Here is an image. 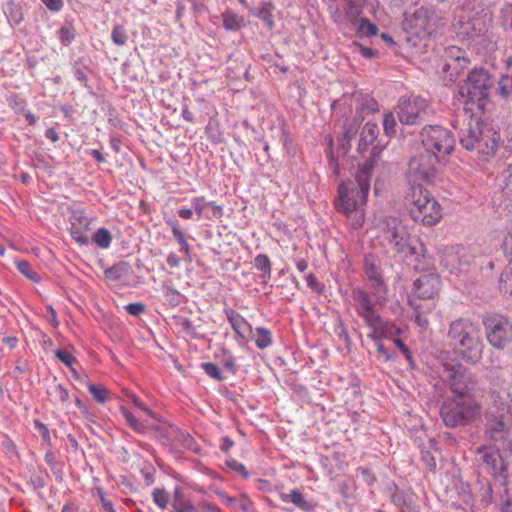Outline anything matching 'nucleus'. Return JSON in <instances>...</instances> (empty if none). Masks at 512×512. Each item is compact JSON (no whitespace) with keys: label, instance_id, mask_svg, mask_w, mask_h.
<instances>
[{"label":"nucleus","instance_id":"obj_1","mask_svg":"<svg viewBox=\"0 0 512 512\" xmlns=\"http://www.w3.org/2000/svg\"><path fill=\"white\" fill-rule=\"evenodd\" d=\"M379 134L377 124L367 122L361 130L358 151L364 152L372 145L369 156L362 164L358 165L354 180H347L338 186V200L335 207L338 212L348 218L354 229L361 228L364 224L363 206L366 204L371 186L374 168L378 163L381 150L374 145Z\"/></svg>","mask_w":512,"mask_h":512},{"label":"nucleus","instance_id":"obj_2","mask_svg":"<svg viewBox=\"0 0 512 512\" xmlns=\"http://www.w3.org/2000/svg\"><path fill=\"white\" fill-rule=\"evenodd\" d=\"M382 225L384 238L397 253L412 257L418 263L415 269H433L432 257L427 253L425 245L418 238L411 236L398 218L385 217Z\"/></svg>","mask_w":512,"mask_h":512},{"label":"nucleus","instance_id":"obj_3","mask_svg":"<svg viewBox=\"0 0 512 512\" xmlns=\"http://www.w3.org/2000/svg\"><path fill=\"white\" fill-rule=\"evenodd\" d=\"M447 339L454 353L465 363L476 365L482 360L484 343L480 330L469 318L452 321Z\"/></svg>","mask_w":512,"mask_h":512},{"label":"nucleus","instance_id":"obj_4","mask_svg":"<svg viewBox=\"0 0 512 512\" xmlns=\"http://www.w3.org/2000/svg\"><path fill=\"white\" fill-rule=\"evenodd\" d=\"M499 134L479 118L470 116L464 128L460 130V145L468 151L477 150L484 156H493L498 148Z\"/></svg>","mask_w":512,"mask_h":512},{"label":"nucleus","instance_id":"obj_5","mask_svg":"<svg viewBox=\"0 0 512 512\" xmlns=\"http://www.w3.org/2000/svg\"><path fill=\"white\" fill-rule=\"evenodd\" d=\"M442 380L452 398L477 400V396L483 392L476 373L461 363H445Z\"/></svg>","mask_w":512,"mask_h":512},{"label":"nucleus","instance_id":"obj_6","mask_svg":"<svg viewBox=\"0 0 512 512\" xmlns=\"http://www.w3.org/2000/svg\"><path fill=\"white\" fill-rule=\"evenodd\" d=\"M406 199L409 201V214L415 222L433 226L442 218L440 204L421 183L411 185Z\"/></svg>","mask_w":512,"mask_h":512},{"label":"nucleus","instance_id":"obj_7","mask_svg":"<svg viewBox=\"0 0 512 512\" xmlns=\"http://www.w3.org/2000/svg\"><path fill=\"white\" fill-rule=\"evenodd\" d=\"M478 400L446 397L440 405L439 414L448 428H460L474 423L481 415Z\"/></svg>","mask_w":512,"mask_h":512},{"label":"nucleus","instance_id":"obj_8","mask_svg":"<svg viewBox=\"0 0 512 512\" xmlns=\"http://www.w3.org/2000/svg\"><path fill=\"white\" fill-rule=\"evenodd\" d=\"M496 79L483 67H474L468 72L460 94L467 97L468 102L476 103L483 110L490 92L495 88Z\"/></svg>","mask_w":512,"mask_h":512},{"label":"nucleus","instance_id":"obj_9","mask_svg":"<svg viewBox=\"0 0 512 512\" xmlns=\"http://www.w3.org/2000/svg\"><path fill=\"white\" fill-rule=\"evenodd\" d=\"M419 137L425 151L434 153L437 157L451 155L456 145L452 131L441 125L426 124Z\"/></svg>","mask_w":512,"mask_h":512},{"label":"nucleus","instance_id":"obj_10","mask_svg":"<svg viewBox=\"0 0 512 512\" xmlns=\"http://www.w3.org/2000/svg\"><path fill=\"white\" fill-rule=\"evenodd\" d=\"M488 343L497 350L505 349L512 342V322L497 313H487L482 317Z\"/></svg>","mask_w":512,"mask_h":512},{"label":"nucleus","instance_id":"obj_11","mask_svg":"<svg viewBox=\"0 0 512 512\" xmlns=\"http://www.w3.org/2000/svg\"><path fill=\"white\" fill-rule=\"evenodd\" d=\"M430 103L421 96H402L398 101V118L404 125H420L429 120Z\"/></svg>","mask_w":512,"mask_h":512},{"label":"nucleus","instance_id":"obj_12","mask_svg":"<svg viewBox=\"0 0 512 512\" xmlns=\"http://www.w3.org/2000/svg\"><path fill=\"white\" fill-rule=\"evenodd\" d=\"M439 21L440 17L433 8L420 6L405 18L403 26L411 35L425 39L435 33Z\"/></svg>","mask_w":512,"mask_h":512},{"label":"nucleus","instance_id":"obj_13","mask_svg":"<svg viewBox=\"0 0 512 512\" xmlns=\"http://www.w3.org/2000/svg\"><path fill=\"white\" fill-rule=\"evenodd\" d=\"M439 157L434 153L427 151L412 157L408 163L407 173L409 178L414 181H422L424 183H432L437 176V167Z\"/></svg>","mask_w":512,"mask_h":512},{"label":"nucleus","instance_id":"obj_14","mask_svg":"<svg viewBox=\"0 0 512 512\" xmlns=\"http://www.w3.org/2000/svg\"><path fill=\"white\" fill-rule=\"evenodd\" d=\"M156 433V437L162 441L164 445L170 447L171 451L180 452L182 450L196 451V442L194 438L186 431L180 428L169 426H151Z\"/></svg>","mask_w":512,"mask_h":512},{"label":"nucleus","instance_id":"obj_15","mask_svg":"<svg viewBox=\"0 0 512 512\" xmlns=\"http://www.w3.org/2000/svg\"><path fill=\"white\" fill-rule=\"evenodd\" d=\"M443 61L442 72L450 83L455 82L470 65L465 50L457 46L445 48Z\"/></svg>","mask_w":512,"mask_h":512},{"label":"nucleus","instance_id":"obj_16","mask_svg":"<svg viewBox=\"0 0 512 512\" xmlns=\"http://www.w3.org/2000/svg\"><path fill=\"white\" fill-rule=\"evenodd\" d=\"M476 456L480 469L488 472L495 478H506L507 466L499 449L481 446L477 449Z\"/></svg>","mask_w":512,"mask_h":512},{"label":"nucleus","instance_id":"obj_17","mask_svg":"<svg viewBox=\"0 0 512 512\" xmlns=\"http://www.w3.org/2000/svg\"><path fill=\"white\" fill-rule=\"evenodd\" d=\"M364 274L370 282L374 296L379 300L386 294V285L382 276L380 262L373 254H368L363 260Z\"/></svg>","mask_w":512,"mask_h":512},{"label":"nucleus","instance_id":"obj_18","mask_svg":"<svg viewBox=\"0 0 512 512\" xmlns=\"http://www.w3.org/2000/svg\"><path fill=\"white\" fill-rule=\"evenodd\" d=\"M441 279L437 273L429 272L420 276L413 283V292L423 300L433 299L440 291Z\"/></svg>","mask_w":512,"mask_h":512},{"label":"nucleus","instance_id":"obj_19","mask_svg":"<svg viewBox=\"0 0 512 512\" xmlns=\"http://www.w3.org/2000/svg\"><path fill=\"white\" fill-rule=\"evenodd\" d=\"M511 423V419H502L497 416L492 418L490 413L489 417L485 418V436L494 442H505L510 433Z\"/></svg>","mask_w":512,"mask_h":512},{"label":"nucleus","instance_id":"obj_20","mask_svg":"<svg viewBox=\"0 0 512 512\" xmlns=\"http://www.w3.org/2000/svg\"><path fill=\"white\" fill-rule=\"evenodd\" d=\"M489 403L484 413V417L488 418L489 414L493 416L501 417L502 419L512 420V404L504 401L502 394L494 392H488Z\"/></svg>","mask_w":512,"mask_h":512},{"label":"nucleus","instance_id":"obj_21","mask_svg":"<svg viewBox=\"0 0 512 512\" xmlns=\"http://www.w3.org/2000/svg\"><path fill=\"white\" fill-rule=\"evenodd\" d=\"M388 490L390 491L391 502L401 512H418V506L413 493L399 489L396 484L390 486Z\"/></svg>","mask_w":512,"mask_h":512},{"label":"nucleus","instance_id":"obj_22","mask_svg":"<svg viewBox=\"0 0 512 512\" xmlns=\"http://www.w3.org/2000/svg\"><path fill=\"white\" fill-rule=\"evenodd\" d=\"M90 230V221L87 217L82 215L73 216L71 221V227L69 229L70 236L80 245L87 246L90 243V238L86 234V231Z\"/></svg>","mask_w":512,"mask_h":512},{"label":"nucleus","instance_id":"obj_23","mask_svg":"<svg viewBox=\"0 0 512 512\" xmlns=\"http://www.w3.org/2000/svg\"><path fill=\"white\" fill-rule=\"evenodd\" d=\"M224 313L235 334L241 339H246L247 335L253 333V329L248 321L232 308H225Z\"/></svg>","mask_w":512,"mask_h":512},{"label":"nucleus","instance_id":"obj_24","mask_svg":"<svg viewBox=\"0 0 512 512\" xmlns=\"http://www.w3.org/2000/svg\"><path fill=\"white\" fill-rule=\"evenodd\" d=\"M275 10V5L270 1H261L257 7L249 8V13L259 18L264 25L272 30L275 27L274 16L272 12Z\"/></svg>","mask_w":512,"mask_h":512},{"label":"nucleus","instance_id":"obj_25","mask_svg":"<svg viewBox=\"0 0 512 512\" xmlns=\"http://www.w3.org/2000/svg\"><path fill=\"white\" fill-rule=\"evenodd\" d=\"M421 461L426 465L430 471H435L437 464L435 454H439L434 440H429L427 444H422L420 447Z\"/></svg>","mask_w":512,"mask_h":512},{"label":"nucleus","instance_id":"obj_26","mask_svg":"<svg viewBox=\"0 0 512 512\" xmlns=\"http://www.w3.org/2000/svg\"><path fill=\"white\" fill-rule=\"evenodd\" d=\"M474 493L483 507L491 504L493 489L489 480L478 479L474 485Z\"/></svg>","mask_w":512,"mask_h":512},{"label":"nucleus","instance_id":"obj_27","mask_svg":"<svg viewBox=\"0 0 512 512\" xmlns=\"http://www.w3.org/2000/svg\"><path fill=\"white\" fill-rule=\"evenodd\" d=\"M441 265L452 274H460L464 270L466 263H463L459 255L453 251L446 252L442 256Z\"/></svg>","mask_w":512,"mask_h":512},{"label":"nucleus","instance_id":"obj_28","mask_svg":"<svg viewBox=\"0 0 512 512\" xmlns=\"http://www.w3.org/2000/svg\"><path fill=\"white\" fill-rule=\"evenodd\" d=\"M223 27L228 31H237L245 27L243 16L238 15L232 10H225L222 14Z\"/></svg>","mask_w":512,"mask_h":512},{"label":"nucleus","instance_id":"obj_29","mask_svg":"<svg viewBox=\"0 0 512 512\" xmlns=\"http://www.w3.org/2000/svg\"><path fill=\"white\" fill-rule=\"evenodd\" d=\"M48 400L53 404H65L69 399L68 390L59 383L51 384L47 389Z\"/></svg>","mask_w":512,"mask_h":512},{"label":"nucleus","instance_id":"obj_30","mask_svg":"<svg viewBox=\"0 0 512 512\" xmlns=\"http://www.w3.org/2000/svg\"><path fill=\"white\" fill-rule=\"evenodd\" d=\"M121 414L126 420L127 424L137 433L143 434L148 431H153L151 426H155L154 424H148L146 422L139 421L127 408H120Z\"/></svg>","mask_w":512,"mask_h":512},{"label":"nucleus","instance_id":"obj_31","mask_svg":"<svg viewBox=\"0 0 512 512\" xmlns=\"http://www.w3.org/2000/svg\"><path fill=\"white\" fill-rule=\"evenodd\" d=\"M489 382V392H496L498 394H502V392H506L505 388L506 379L503 374L497 368H492L487 376Z\"/></svg>","mask_w":512,"mask_h":512},{"label":"nucleus","instance_id":"obj_32","mask_svg":"<svg viewBox=\"0 0 512 512\" xmlns=\"http://www.w3.org/2000/svg\"><path fill=\"white\" fill-rule=\"evenodd\" d=\"M4 11L11 25H19L24 19L22 6L18 2L8 1Z\"/></svg>","mask_w":512,"mask_h":512},{"label":"nucleus","instance_id":"obj_33","mask_svg":"<svg viewBox=\"0 0 512 512\" xmlns=\"http://www.w3.org/2000/svg\"><path fill=\"white\" fill-rule=\"evenodd\" d=\"M130 270V264L127 261H119L104 271L105 277L112 281H119L127 275Z\"/></svg>","mask_w":512,"mask_h":512},{"label":"nucleus","instance_id":"obj_34","mask_svg":"<svg viewBox=\"0 0 512 512\" xmlns=\"http://www.w3.org/2000/svg\"><path fill=\"white\" fill-rule=\"evenodd\" d=\"M500 291L512 300V262L505 267L499 281Z\"/></svg>","mask_w":512,"mask_h":512},{"label":"nucleus","instance_id":"obj_35","mask_svg":"<svg viewBox=\"0 0 512 512\" xmlns=\"http://www.w3.org/2000/svg\"><path fill=\"white\" fill-rule=\"evenodd\" d=\"M112 240L111 232L104 227L98 228L92 236V242L100 249L109 248Z\"/></svg>","mask_w":512,"mask_h":512},{"label":"nucleus","instance_id":"obj_36","mask_svg":"<svg viewBox=\"0 0 512 512\" xmlns=\"http://www.w3.org/2000/svg\"><path fill=\"white\" fill-rule=\"evenodd\" d=\"M252 334L257 348L263 350L272 344V334L267 328L257 327Z\"/></svg>","mask_w":512,"mask_h":512},{"label":"nucleus","instance_id":"obj_37","mask_svg":"<svg viewBox=\"0 0 512 512\" xmlns=\"http://www.w3.org/2000/svg\"><path fill=\"white\" fill-rule=\"evenodd\" d=\"M379 29L376 24L372 23L368 18L363 17L359 21L358 28L356 30V37H371L378 33Z\"/></svg>","mask_w":512,"mask_h":512},{"label":"nucleus","instance_id":"obj_38","mask_svg":"<svg viewBox=\"0 0 512 512\" xmlns=\"http://www.w3.org/2000/svg\"><path fill=\"white\" fill-rule=\"evenodd\" d=\"M290 502L304 512H312L314 505L304 498L303 493L299 489H293L289 493Z\"/></svg>","mask_w":512,"mask_h":512},{"label":"nucleus","instance_id":"obj_39","mask_svg":"<svg viewBox=\"0 0 512 512\" xmlns=\"http://www.w3.org/2000/svg\"><path fill=\"white\" fill-rule=\"evenodd\" d=\"M254 267L262 272V278L266 281L271 278L272 264L266 254H258L254 258Z\"/></svg>","mask_w":512,"mask_h":512},{"label":"nucleus","instance_id":"obj_40","mask_svg":"<svg viewBox=\"0 0 512 512\" xmlns=\"http://www.w3.org/2000/svg\"><path fill=\"white\" fill-rule=\"evenodd\" d=\"M352 298L356 303V307H355L356 311L363 307L370 306V305L374 304V302H373L371 296L368 294V292L360 287H356L353 289Z\"/></svg>","mask_w":512,"mask_h":512},{"label":"nucleus","instance_id":"obj_41","mask_svg":"<svg viewBox=\"0 0 512 512\" xmlns=\"http://www.w3.org/2000/svg\"><path fill=\"white\" fill-rule=\"evenodd\" d=\"M76 29L70 22H66L59 30L58 36L64 46L70 45L76 38Z\"/></svg>","mask_w":512,"mask_h":512},{"label":"nucleus","instance_id":"obj_42","mask_svg":"<svg viewBox=\"0 0 512 512\" xmlns=\"http://www.w3.org/2000/svg\"><path fill=\"white\" fill-rule=\"evenodd\" d=\"M88 390L93 398L100 404L106 403L111 398V392L102 385L89 384Z\"/></svg>","mask_w":512,"mask_h":512},{"label":"nucleus","instance_id":"obj_43","mask_svg":"<svg viewBox=\"0 0 512 512\" xmlns=\"http://www.w3.org/2000/svg\"><path fill=\"white\" fill-rule=\"evenodd\" d=\"M496 83L498 84L495 87L496 92L504 99L509 98L512 95V78L508 77V75H502L500 79Z\"/></svg>","mask_w":512,"mask_h":512},{"label":"nucleus","instance_id":"obj_44","mask_svg":"<svg viewBox=\"0 0 512 512\" xmlns=\"http://www.w3.org/2000/svg\"><path fill=\"white\" fill-rule=\"evenodd\" d=\"M128 33L127 29L122 24H116L111 33V39L113 43L117 46H123L128 41Z\"/></svg>","mask_w":512,"mask_h":512},{"label":"nucleus","instance_id":"obj_45","mask_svg":"<svg viewBox=\"0 0 512 512\" xmlns=\"http://www.w3.org/2000/svg\"><path fill=\"white\" fill-rule=\"evenodd\" d=\"M82 59H78L75 61L73 65V75L85 88H90L88 85V76H87V70L88 67L85 65H82Z\"/></svg>","mask_w":512,"mask_h":512},{"label":"nucleus","instance_id":"obj_46","mask_svg":"<svg viewBox=\"0 0 512 512\" xmlns=\"http://www.w3.org/2000/svg\"><path fill=\"white\" fill-rule=\"evenodd\" d=\"M499 23L504 29L512 30V3H508L501 8Z\"/></svg>","mask_w":512,"mask_h":512},{"label":"nucleus","instance_id":"obj_47","mask_svg":"<svg viewBox=\"0 0 512 512\" xmlns=\"http://www.w3.org/2000/svg\"><path fill=\"white\" fill-rule=\"evenodd\" d=\"M379 328L381 330V335L384 337V339H390L395 335H400L402 333L400 327H398L395 323L389 321L382 320V323L379 324Z\"/></svg>","mask_w":512,"mask_h":512},{"label":"nucleus","instance_id":"obj_48","mask_svg":"<svg viewBox=\"0 0 512 512\" xmlns=\"http://www.w3.org/2000/svg\"><path fill=\"white\" fill-rule=\"evenodd\" d=\"M201 368L204 370V372L212 379L217 381H224L225 376L223 375L222 371L218 367V365L212 363V362H203L201 364Z\"/></svg>","mask_w":512,"mask_h":512},{"label":"nucleus","instance_id":"obj_49","mask_svg":"<svg viewBox=\"0 0 512 512\" xmlns=\"http://www.w3.org/2000/svg\"><path fill=\"white\" fill-rule=\"evenodd\" d=\"M17 268L29 280L36 282V283L40 281V276L33 270L31 264L28 261H26V260L18 261Z\"/></svg>","mask_w":512,"mask_h":512},{"label":"nucleus","instance_id":"obj_50","mask_svg":"<svg viewBox=\"0 0 512 512\" xmlns=\"http://www.w3.org/2000/svg\"><path fill=\"white\" fill-rule=\"evenodd\" d=\"M393 342L404 355L410 368L414 369L416 367V363L409 347L400 338H393Z\"/></svg>","mask_w":512,"mask_h":512},{"label":"nucleus","instance_id":"obj_51","mask_svg":"<svg viewBox=\"0 0 512 512\" xmlns=\"http://www.w3.org/2000/svg\"><path fill=\"white\" fill-rule=\"evenodd\" d=\"M362 13L361 7L352 0H348L345 8V16L350 22H354Z\"/></svg>","mask_w":512,"mask_h":512},{"label":"nucleus","instance_id":"obj_52","mask_svg":"<svg viewBox=\"0 0 512 512\" xmlns=\"http://www.w3.org/2000/svg\"><path fill=\"white\" fill-rule=\"evenodd\" d=\"M361 121L359 118L355 117L351 122L344 125V132L341 137L347 138L348 140H352L360 127Z\"/></svg>","mask_w":512,"mask_h":512},{"label":"nucleus","instance_id":"obj_53","mask_svg":"<svg viewBox=\"0 0 512 512\" xmlns=\"http://www.w3.org/2000/svg\"><path fill=\"white\" fill-rule=\"evenodd\" d=\"M152 497L157 506L164 509L169 503V495L165 489L155 488L152 492Z\"/></svg>","mask_w":512,"mask_h":512},{"label":"nucleus","instance_id":"obj_54","mask_svg":"<svg viewBox=\"0 0 512 512\" xmlns=\"http://www.w3.org/2000/svg\"><path fill=\"white\" fill-rule=\"evenodd\" d=\"M397 122L393 113L388 112L383 117V128L386 135L390 136L396 133Z\"/></svg>","mask_w":512,"mask_h":512},{"label":"nucleus","instance_id":"obj_55","mask_svg":"<svg viewBox=\"0 0 512 512\" xmlns=\"http://www.w3.org/2000/svg\"><path fill=\"white\" fill-rule=\"evenodd\" d=\"M163 295L165 299L172 305L177 306L180 303V293L172 286H163Z\"/></svg>","mask_w":512,"mask_h":512},{"label":"nucleus","instance_id":"obj_56","mask_svg":"<svg viewBox=\"0 0 512 512\" xmlns=\"http://www.w3.org/2000/svg\"><path fill=\"white\" fill-rule=\"evenodd\" d=\"M182 330L193 339H200L202 336L197 332V329L193 325L192 321L188 318L180 319L178 323Z\"/></svg>","mask_w":512,"mask_h":512},{"label":"nucleus","instance_id":"obj_57","mask_svg":"<svg viewBox=\"0 0 512 512\" xmlns=\"http://www.w3.org/2000/svg\"><path fill=\"white\" fill-rule=\"evenodd\" d=\"M326 157L328 159L329 167L333 170L334 174L338 175L339 173V164L337 159L334 156L333 152V139L329 137L328 148L326 150Z\"/></svg>","mask_w":512,"mask_h":512},{"label":"nucleus","instance_id":"obj_58","mask_svg":"<svg viewBox=\"0 0 512 512\" xmlns=\"http://www.w3.org/2000/svg\"><path fill=\"white\" fill-rule=\"evenodd\" d=\"M224 358L221 361L222 366L228 370L231 374L235 375L237 373V366L235 357L231 355L228 350H223Z\"/></svg>","mask_w":512,"mask_h":512},{"label":"nucleus","instance_id":"obj_59","mask_svg":"<svg viewBox=\"0 0 512 512\" xmlns=\"http://www.w3.org/2000/svg\"><path fill=\"white\" fill-rule=\"evenodd\" d=\"M225 464L231 470L239 473L244 479L249 477V473L245 466L233 458H227Z\"/></svg>","mask_w":512,"mask_h":512},{"label":"nucleus","instance_id":"obj_60","mask_svg":"<svg viewBox=\"0 0 512 512\" xmlns=\"http://www.w3.org/2000/svg\"><path fill=\"white\" fill-rule=\"evenodd\" d=\"M191 203L198 216V219L205 218V215H207L205 212L207 206L205 198L203 196L195 197L192 199Z\"/></svg>","mask_w":512,"mask_h":512},{"label":"nucleus","instance_id":"obj_61","mask_svg":"<svg viewBox=\"0 0 512 512\" xmlns=\"http://www.w3.org/2000/svg\"><path fill=\"white\" fill-rule=\"evenodd\" d=\"M167 225L171 227L172 234L179 245L183 244L185 239L184 233L180 229L179 223L176 219H169L166 221Z\"/></svg>","mask_w":512,"mask_h":512},{"label":"nucleus","instance_id":"obj_62","mask_svg":"<svg viewBox=\"0 0 512 512\" xmlns=\"http://www.w3.org/2000/svg\"><path fill=\"white\" fill-rule=\"evenodd\" d=\"M56 358L65 364L67 367H71L74 363L77 362V359L70 354L68 351L64 349H58L55 351Z\"/></svg>","mask_w":512,"mask_h":512},{"label":"nucleus","instance_id":"obj_63","mask_svg":"<svg viewBox=\"0 0 512 512\" xmlns=\"http://www.w3.org/2000/svg\"><path fill=\"white\" fill-rule=\"evenodd\" d=\"M206 208H210V213L205 215L206 219H220L223 216V207L221 205H217L215 202H206Z\"/></svg>","mask_w":512,"mask_h":512},{"label":"nucleus","instance_id":"obj_64","mask_svg":"<svg viewBox=\"0 0 512 512\" xmlns=\"http://www.w3.org/2000/svg\"><path fill=\"white\" fill-rule=\"evenodd\" d=\"M357 471L361 474L363 481L369 486H372L376 482L377 478L372 469L367 467H358Z\"/></svg>","mask_w":512,"mask_h":512}]
</instances>
